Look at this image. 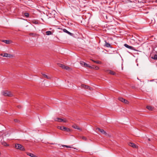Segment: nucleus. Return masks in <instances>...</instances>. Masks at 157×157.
Here are the masks:
<instances>
[{"instance_id":"nucleus-1","label":"nucleus","mask_w":157,"mask_h":157,"mask_svg":"<svg viewBox=\"0 0 157 157\" xmlns=\"http://www.w3.org/2000/svg\"><path fill=\"white\" fill-rule=\"evenodd\" d=\"M15 147L17 149L22 151H25V149L24 146L21 144H16L15 145Z\"/></svg>"},{"instance_id":"nucleus-2","label":"nucleus","mask_w":157,"mask_h":157,"mask_svg":"<svg viewBox=\"0 0 157 157\" xmlns=\"http://www.w3.org/2000/svg\"><path fill=\"white\" fill-rule=\"evenodd\" d=\"M2 94L4 96L11 97L13 96V94L7 90L3 91Z\"/></svg>"},{"instance_id":"nucleus-3","label":"nucleus","mask_w":157,"mask_h":157,"mask_svg":"<svg viewBox=\"0 0 157 157\" xmlns=\"http://www.w3.org/2000/svg\"><path fill=\"white\" fill-rule=\"evenodd\" d=\"M57 128L62 130H64L65 131H66L68 132H70L71 131V129L68 128H67L66 127H63V126H58L57 127Z\"/></svg>"},{"instance_id":"nucleus-4","label":"nucleus","mask_w":157,"mask_h":157,"mask_svg":"<svg viewBox=\"0 0 157 157\" xmlns=\"http://www.w3.org/2000/svg\"><path fill=\"white\" fill-rule=\"evenodd\" d=\"M59 66L61 67L62 68L66 70H70V67L68 66H66L63 64H58Z\"/></svg>"},{"instance_id":"nucleus-5","label":"nucleus","mask_w":157,"mask_h":157,"mask_svg":"<svg viewBox=\"0 0 157 157\" xmlns=\"http://www.w3.org/2000/svg\"><path fill=\"white\" fill-rule=\"evenodd\" d=\"M118 100L125 104H128L129 101L122 97H119Z\"/></svg>"},{"instance_id":"nucleus-6","label":"nucleus","mask_w":157,"mask_h":157,"mask_svg":"<svg viewBox=\"0 0 157 157\" xmlns=\"http://www.w3.org/2000/svg\"><path fill=\"white\" fill-rule=\"evenodd\" d=\"M80 64H81V65L83 66H84V67H89L90 68H91V66H89L88 64H87L86 63L84 62L83 61H80Z\"/></svg>"},{"instance_id":"nucleus-7","label":"nucleus","mask_w":157,"mask_h":157,"mask_svg":"<svg viewBox=\"0 0 157 157\" xmlns=\"http://www.w3.org/2000/svg\"><path fill=\"white\" fill-rule=\"evenodd\" d=\"M105 72L109 74L110 75H116V73L112 71L109 70H105Z\"/></svg>"},{"instance_id":"nucleus-8","label":"nucleus","mask_w":157,"mask_h":157,"mask_svg":"<svg viewBox=\"0 0 157 157\" xmlns=\"http://www.w3.org/2000/svg\"><path fill=\"white\" fill-rule=\"evenodd\" d=\"M96 130H98L100 132H101V133H102L103 134H104L105 135H107V133L105 131H104V130H103L102 129H100L99 128H96Z\"/></svg>"},{"instance_id":"nucleus-9","label":"nucleus","mask_w":157,"mask_h":157,"mask_svg":"<svg viewBox=\"0 0 157 157\" xmlns=\"http://www.w3.org/2000/svg\"><path fill=\"white\" fill-rule=\"evenodd\" d=\"M13 56L12 55L10 54L7 53H5L4 54L3 57H12Z\"/></svg>"},{"instance_id":"nucleus-10","label":"nucleus","mask_w":157,"mask_h":157,"mask_svg":"<svg viewBox=\"0 0 157 157\" xmlns=\"http://www.w3.org/2000/svg\"><path fill=\"white\" fill-rule=\"evenodd\" d=\"M72 127L75 129H77L78 130L81 131L82 130V129L79 128L77 125L75 124L73 125L72 126Z\"/></svg>"},{"instance_id":"nucleus-11","label":"nucleus","mask_w":157,"mask_h":157,"mask_svg":"<svg viewBox=\"0 0 157 157\" xmlns=\"http://www.w3.org/2000/svg\"><path fill=\"white\" fill-rule=\"evenodd\" d=\"M128 145L133 148H136V145L135 144L133 143L130 142L128 143Z\"/></svg>"},{"instance_id":"nucleus-12","label":"nucleus","mask_w":157,"mask_h":157,"mask_svg":"<svg viewBox=\"0 0 157 157\" xmlns=\"http://www.w3.org/2000/svg\"><path fill=\"white\" fill-rule=\"evenodd\" d=\"M63 31L65 32V33H67L69 35H71V36H72L73 34L71 33L70 32H69L67 30H66V29H63Z\"/></svg>"},{"instance_id":"nucleus-13","label":"nucleus","mask_w":157,"mask_h":157,"mask_svg":"<svg viewBox=\"0 0 157 157\" xmlns=\"http://www.w3.org/2000/svg\"><path fill=\"white\" fill-rule=\"evenodd\" d=\"M27 154L28 155H29L31 157H37V156H36L31 153L28 152L27 153Z\"/></svg>"},{"instance_id":"nucleus-14","label":"nucleus","mask_w":157,"mask_h":157,"mask_svg":"<svg viewBox=\"0 0 157 157\" xmlns=\"http://www.w3.org/2000/svg\"><path fill=\"white\" fill-rule=\"evenodd\" d=\"M2 144L4 146H9V145L6 143L4 141H2L1 142Z\"/></svg>"},{"instance_id":"nucleus-15","label":"nucleus","mask_w":157,"mask_h":157,"mask_svg":"<svg viewBox=\"0 0 157 157\" xmlns=\"http://www.w3.org/2000/svg\"><path fill=\"white\" fill-rule=\"evenodd\" d=\"M42 75L44 76V77L47 79H51V77L50 76H48L46 74H42Z\"/></svg>"},{"instance_id":"nucleus-16","label":"nucleus","mask_w":157,"mask_h":157,"mask_svg":"<svg viewBox=\"0 0 157 157\" xmlns=\"http://www.w3.org/2000/svg\"><path fill=\"white\" fill-rule=\"evenodd\" d=\"M124 45L126 47L128 48L131 49H132V48H133L132 47L129 46V45H128V44H124Z\"/></svg>"},{"instance_id":"nucleus-17","label":"nucleus","mask_w":157,"mask_h":157,"mask_svg":"<svg viewBox=\"0 0 157 157\" xmlns=\"http://www.w3.org/2000/svg\"><path fill=\"white\" fill-rule=\"evenodd\" d=\"M105 46L108 47V48H111V46L110 44H109V43H108L106 41H105Z\"/></svg>"},{"instance_id":"nucleus-18","label":"nucleus","mask_w":157,"mask_h":157,"mask_svg":"<svg viewBox=\"0 0 157 157\" xmlns=\"http://www.w3.org/2000/svg\"><path fill=\"white\" fill-rule=\"evenodd\" d=\"M92 60L93 62H94V63H97V64H101V62L100 61H99V60H96V61H95V60Z\"/></svg>"},{"instance_id":"nucleus-19","label":"nucleus","mask_w":157,"mask_h":157,"mask_svg":"<svg viewBox=\"0 0 157 157\" xmlns=\"http://www.w3.org/2000/svg\"><path fill=\"white\" fill-rule=\"evenodd\" d=\"M83 87L85 88L86 89H89L90 90H91V88L88 86L83 85Z\"/></svg>"},{"instance_id":"nucleus-20","label":"nucleus","mask_w":157,"mask_h":157,"mask_svg":"<svg viewBox=\"0 0 157 157\" xmlns=\"http://www.w3.org/2000/svg\"><path fill=\"white\" fill-rule=\"evenodd\" d=\"M67 122V121L65 119H63L59 118V122Z\"/></svg>"},{"instance_id":"nucleus-21","label":"nucleus","mask_w":157,"mask_h":157,"mask_svg":"<svg viewBox=\"0 0 157 157\" xmlns=\"http://www.w3.org/2000/svg\"><path fill=\"white\" fill-rule=\"evenodd\" d=\"M2 41L6 44H9L10 43V41L9 40H2Z\"/></svg>"},{"instance_id":"nucleus-22","label":"nucleus","mask_w":157,"mask_h":157,"mask_svg":"<svg viewBox=\"0 0 157 157\" xmlns=\"http://www.w3.org/2000/svg\"><path fill=\"white\" fill-rule=\"evenodd\" d=\"M46 35H49L52 34V33L51 31H46Z\"/></svg>"},{"instance_id":"nucleus-23","label":"nucleus","mask_w":157,"mask_h":157,"mask_svg":"<svg viewBox=\"0 0 157 157\" xmlns=\"http://www.w3.org/2000/svg\"><path fill=\"white\" fill-rule=\"evenodd\" d=\"M147 109L150 110H152L153 108L152 106H147Z\"/></svg>"},{"instance_id":"nucleus-24","label":"nucleus","mask_w":157,"mask_h":157,"mask_svg":"<svg viewBox=\"0 0 157 157\" xmlns=\"http://www.w3.org/2000/svg\"><path fill=\"white\" fill-rule=\"evenodd\" d=\"M151 58L157 60V55L155 54L153 57H152Z\"/></svg>"},{"instance_id":"nucleus-25","label":"nucleus","mask_w":157,"mask_h":157,"mask_svg":"<svg viewBox=\"0 0 157 157\" xmlns=\"http://www.w3.org/2000/svg\"><path fill=\"white\" fill-rule=\"evenodd\" d=\"M24 15L25 17H28L29 16V14L28 13H24Z\"/></svg>"},{"instance_id":"nucleus-26","label":"nucleus","mask_w":157,"mask_h":157,"mask_svg":"<svg viewBox=\"0 0 157 157\" xmlns=\"http://www.w3.org/2000/svg\"><path fill=\"white\" fill-rule=\"evenodd\" d=\"M29 35L30 36H33V37H34V36H36V34H35V33H30L29 34Z\"/></svg>"},{"instance_id":"nucleus-27","label":"nucleus","mask_w":157,"mask_h":157,"mask_svg":"<svg viewBox=\"0 0 157 157\" xmlns=\"http://www.w3.org/2000/svg\"><path fill=\"white\" fill-rule=\"evenodd\" d=\"M32 22L33 23H34L36 24H37L38 23L37 21H36L35 20L33 21Z\"/></svg>"},{"instance_id":"nucleus-28","label":"nucleus","mask_w":157,"mask_h":157,"mask_svg":"<svg viewBox=\"0 0 157 157\" xmlns=\"http://www.w3.org/2000/svg\"><path fill=\"white\" fill-rule=\"evenodd\" d=\"M59 118H56L54 119V121H57L59 122Z\"/></svg>"},{"instance_id":"nucleus-29","label":"nucleus","mask_w":157,"mask_h":157,"mask_svg":"<svg viewBox=\"0 0 157 157\" xmlns=\"http://www.w3.org/2000/svg\"><path fill=\"white\" fill-rule=\"evenodd\" d=\"M63 147H65L67 148H71V147L70 146H67V145H63Z\"/></svg>"},{"instance_id":"nucleus-30","label":"nucleus","mask_w":157,"mask_h":157,"mask_svg":"<svg viewBox=\"0 0 157 157\" xmlns=\"http://www.w3.org/2000/svg\"><path fill=\"white\" fill-rule=\"evenodd\" d=\"M99 68L97 67V66H96L95 67V69H96V70H98L99 69Z\"/></svg>"},{"instance_id":"nucleus-31","label":"nucleus","mask_w":157,"mask_h":157,"mask_svg":"<svg viewBox=\"0 0 157 157\" xmlns=\"http://www.w3.org/2000/svg\"><path fill=\"white\" fill-rule=\"evenodd\" d=\"M82 138V139H83V140H86V138L85 137H83Z\"/></svg>"},{"instance_id":"nucleus-32","label":"nucleus","mask_w":157,"mask_h":157,"mask_svg":"<svg viewBox=\"0 0 157 157\" xmlns=\"http://www.w3.org/2000/svg\"><path fill=\"white\" fill-rule=\"evenodd\" d=\"M14 121L15 122H17L18 121V120L17 119H15Z\"/></svg>"},{"instance_id":"nucleus-33","label":"nucleus","mask_w":157,"mask_h":157,"mask_svg":"<svg viewBox=\"0 0 157 157\" xmlns=\"http://www.w3.org/2000/svg\"><path fill=\"white\" fill-rule=\"evenodd\" d=\"M0 55H1V56H3V57L4 54H0Z\"/></svg>"}]
</instances>
